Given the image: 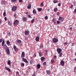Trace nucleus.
Wrapping results in <instances>:
<instances>
[{
	"label": "nucleus",
	"mask_w": 76,
	"mask_h": 76,
	"mask_svg": "<svg viewBox=\"0 0 76 76\" xmlns=\"http://www.w3.org/2000/svg\"><path fill=\"white\" fill-rule=\"evenodd\" d=\"M45 57H42L41 58V60L42 61H44V60H45Z\"/></svg>",
	"instance_id": "nucleus-20"
},
{
	"label": "nucleus",
	"mask_w": 76,
	"mask_h": 76,
	"mask_svg": "<svg viewBox=\"0 0 76 76\" xmlns=\"http://www.w3.org/2000/svg\"><path fill=\"white\" fill-rule=\"evenodd\" d=\"M43 65H44V66H46L47 65V63H46L45 62L43 63Z\"/></svg>",
	"instance_id": "nucleus-30"
},
{
	"label": "nucleus",
	"mask_w": 76,
	"mask_h": 76,
	"mask_svg": "<svg viewBox=\"0 0 76 76\" xmlns=\"http://www.w3.org/2000/svg\"><path fill=\"white\" fill-rule=\"evenodd\" d=\"M58 41V39L56 38H53L52 40V42L53 43H56Z\"/></svg>",
	"instance_id": "nucleus-1"
},
{
	"label": "nucleus",
	"mask_w": 76,
	"mask_h": 76,
	"mask_svg": "<svg viewBox=\"0 0 76 76\" xmlns=\"http://www.w3.org/2000/svg\"><path fill=\"white\" fill-rule=\"evenodd\" d=\"M64 45H67L68 44V43L67 42H64Z\"/></svg>",
	"instance_id": "nucleus-37"
},
{
	"label": "nucleus",
	"mask_w": 76,
	"mask_h": 76,
	"mask_svg": "<svg viewBox=\"0 0 76 76\" xmlns=\"http://www.w3.org/2000/svg\"><path fill=\"white\" fill-rule=\"evenodd\" d=\"M37 10L38 11V12H41L42 10V8H38L37 9Z\"/></svg>",
	"instance_id": "nucleus-26"
},
{
	"label": "nucleus",
	"mask_w": 76,
	"mask_h": 76,
	"mask_svg": "<svg viewBox=\"0 0 76 76\" xmlns=\"http://www.w3.org/2000/svg\"><path fill=\"white\" fill-rule=\"evenodd\" d=\"M45 53H47L48 52V50H45Z\"/></svg>",
	"instance_id": "nucleus-48"
},
{
	"label": "nucleus",
	"mask_w": 76,
	"mask_h": 76,
	"mask_svg": "<svg viewBox=\"0 0 76 76\" xmlns=\"http://www.w3.org/2000/svg\"><path fill=\"white\" fill-rule=\"evenodd\" d=\"M34 19H32V20L31 21V23H34Z\"/></svg>",
	"instance_id": "nucleus-34"
},
{
	"label": "nucleus",
	"mask_w": 76,
	"mask_h": 76,
	"mask_svg": "<svg viewBox=\"0 0 76 76\" xmlns=\"http://www.w3.org/2000/svg\"><path fill=\"white\" fill-rule=\"evenodd\" d=\"M3 16H6V12H4Z\"/></svg>",
	"instance_id": "nucleus-39"
},
{
	"label": "nucleus",
	"mask_w": 76,
	"mask_h": 76,
	"mask_svg": "<svg viewBox=\"0 0 76 76\" xmlns=\"http://www.w3.org/2000/svg\"><path fill=\"white\" fill-rule=\"evenodd\" d=\"M74 13H76V9L74 10Z\"/></svg>",
	"instance_id": "nucleus-55"
},
{
	"label": "nucleus",
	"mask_w": 76,
	"mask_h": 76,
	"mask_svg": "<svg viewBox=\"0 0 76 76\" xmlns=\"http://www.w3.org/2000/svg\"><path fill=\"white\" fill-rule=\"evenodd\" d=\"M58 54H59V57H61L62 54H63V53H58Z\"/></svg>",
	"instance_id": "nucleus-27"
},
{
	"label": "nucleus",
	"mask_w": 76,
	"mask_h": 76,
	"mask_svg": "<svg viewBox=\"0 0 76 76\" xmlns=\"http://www.w3.org/2000/svg\"><path fill=\"white\" fill-rule=\"evenodd\" d=\"M5 68L8 71V72H10V71H11V70H10V68H9V67H7L6 66L5 67Z\"/></svg>",
	"instance_id": "nucleus-14"
},
{
	"label": "nucleus",
	"mask_w": 76,
	"mask_h": 76,
	"mask_svg": "<svg viewBox=\"0 0 76 76\" xmlns=\"http://www.w3.org/2000/svg\"><path fill=\"white\" fill-rule=\"evenodd\" d=\"M49 10H50V8H48V11L49 12Z\"/></svg>",
	"instance_id": "nucleus-63"
},
{
	"label": "nucleus",
	"mask_w": 76,
	"mask_h": 76,
	"mask_svg": "<svg viewBox=\"0 0 76 76\" xmlns=\"http://www.w3.org/2000/svg\"><path fill=\"white\" fill-rule=\"evenodd\" d=\"M27 39H28V38H27V37H26V38H25V41L27 40Z\"/></svg>",
	"instance_id": "nucleus-57"
},
{
	"label": "nucleus",
	"mask_w": 76,
	"mask_h": 76,
	"mask_svg": "<svg viewBox=\"0 0 76 76\" xmlns=\"http://www.w3.org/2000/svg\"><path fill=\"white\" fill-rule=\"evenodd\" d=\"M60 64L61 66H63L64 65V61H61L60 62Z\"/></svg>",
	"instance_id": "nucleus-7"
},
{
	"label": "nucleus",
	"mask_w": 76,
	"mask_h": 76,
	"mask_svg": "<svg viewBox=\"0 0 76 76\" xmlns=\"http://www.w3.org/2000/svg\"><path fill=\"white\" fill-rule=\"evenodd\" d=\"M16 10H17V7L16 6L13 7L12 8V10L13 12H15Z\"/></svg>",
	"instance_id": "nucleus-2"
},
{
	"label": "nucleus",
	"mask_w": 76,
	"mask_h": 76,
	"mask_svg": "<svg viewBox=\"0 0 76 76\" xmlns=\"http://www.w3.org/2000/svg\"><path fill=\"white\" fill-rule=\"evenodd\" d=\"M22 59L24 62H25V63H28V61H27V60H26V59L24 58H22Z\"/></svg>",
	"instance_id": "nucleus-8"
},
{
	"label": "nucleus",
	"mask_w": 76,
	"mask_h": 76,
	"mask_svg": "<svg viewBox=\"0 0 76 76\" xmlns=\"http://www.w3.org/2000/svg\"><path fill=\"white\" fill-rule=\"evenodd\" d=\"M7 47V45H4V48H6Z\"/></svg>",
	"instance_id": "nucleus-33"
},
{
	"label": "nucleus",
	"mask_w": 76,
	"mask_h": 76,
	"mask_svg": "<svg viewBox=\"0 0 76 76\" xmlns=\"http://www.w3.org/2000/svg\"><path fill=\"white\" fill-rule=\"evenodd\" d=\"M4 19H5V21H6L7 20V18H6V17H5L4 18Z\"/></svg>",
	"instance_id": "nucleus-53"
},
{
	"label": "nucleus",
	"mask_w": 76,
	"mask_h": 76,
	"mask_svg": "<svg viewBox=\"0 0 76 76\" xmlns=\"http://www.w3.org/2000/svg\"><path fill=\"white\" fill-rule=\"evenodd\" d=\"M22 19L23 20V21H24V22H26V20H27V18L24 17H22Z\"/></svg>",
	"instance_id": "nucleus-12"
},
{
	"label": "nucleus",
	"mask_w": 76,
	"mask_h": 76,
	"mask_svg": "<svg viewBox=\"0 0 76 76\" xmlns=\"http://www.w3.org/2000/svg\"><path fill=\"white\" fill-rule=\"evenodd\" d=\"M19 2L21 3V2H22V0H19Z\"/></svg>",
	"instance_id": "nucleus-52"
},
{
	"label": "nucleus",
	"mask_w": 76,
	"mask_h": 76,
	"mask_svg": "<svg viewBox=\"0 0 76 76\" xmlns=\"http://www.w3.org/2000/svg\"><path fill=\"white\" fill-rule=\"evenodd\" d=\"M7 64L8 65H10V64H11V62L9 60L7 62Z\"/></svg>",
	"instance_id": "nucleus-25"
},
{
	"label": "nucleus",
	"mask_w": 76,
	"mask_h": 76,
	"mask_svg": "<svg viewBox=\"0 0 76 76\" xmlns=\"http://www.w3.org/2000/svg\"><path fill=\"white\" fill-rule=\"evenodd\" d=\"M27 8L28 9H30L31 8V4H28V5L27 7Z\"/></svg>",
	"instance_id": "nucleus-13"
},
{
	"label": "nucleus",
	"mask_w": 76,
	"mask_h": 76,
	"mask_svg": "<svg viewBox=\"0 0 76 76\" xmlns=\"http://www.w3.org/2000/svg\"><path fill=\"white\" fill-rule=\"evenodd\" d=\"M28 17L29 18H32V17H31V16L29 15H28Z\"/></svg>",
	"instance_id": "nucleus-43"
},
{
	"label": "nucleus",
	"mask_w": 76,
	"mask_h": 76,
	"mask_svg": "<svg viewBox=\"0 0 76 76\" xmlns=\"http://www.w3.org/2000/svg\"><path fill=\"white\" fill-rule=\"evenodd\" d=\"M2 39H0V42H2Z\"/></svg>",
	"instance_id": "nucleus-59"
},
{
	"label": "nucleus",
	"mask_w": 76,
	"mask_h": 76,
	"mask_svg": "<svg viewBox=\"0 0 76 76\" xmlns=\"http://www.w3.org/2000/svg\"><path fill=\"white\" fill-rule=\"evenodd\" d=\"M58 10V9H57V8H55L54 9V12H57Z\"/></svg>",
	"instance_id": "nucleus-21"
},
{
	"label": "nucleus",
	"mask_w": 76,
	"mask_h": 76,
	"mask_svg": "<svg viewBox=\"0 0 76 76\" xmlns=\"http://www.w3.org/2000/svg\"><path fill=\"white\" fill-rule=\"evenodd\" d=\"M30 64H31L32 63H33V60H31L30 61Z\"/></svg>",
	"instance_id": "nucleus-31"
},
{
	"label": "nucleus",
	"mask_w": 76,
	"mask_h": 76,
	"mask_svg": "<svg viewBox=\"0 0 76 76\" xmlns=\"http://www.w3.org/2000/svg\"><path fill=\"white\" fill-rule=\"evenodd\" d=\"M7 45H8V46H10V42L9 41V40H7Z\"/></svg>",
	"instance_id": "nucleus-15"
},
{
	"label": "nucleus",
	"mask_w": 76,
	"mask_h": 76,
	"mask_svg": "<svg viewBox=\"0 0 76 76\" xmlns=\"http://www.w3.org/2000/svg\"><path fill=\"white\" fill-rule=\"evenodd\" d=\"M53 23H54V24H55V23H56V21H53Z\"/></svg>",
	"instance_id": "nucleus-61"
},
{
	"label": "nucleus",
	"mask_w": 76,
	"mask_h": 76,
	"mask_svg": "<svg viewBox=\"0 0 76 76\" xmlns=\"http://www.w3.org/2000/svg\"><path fill=\"white\" fill-rule=\"evenodd\" d=\"M21 65H22V66H24L25 64H24V63H22L21 64Z\"/></svg>",
	"instance_id": "nucleus-47"
},
{
	"label": "nucleus",
	"mask_w": 76,
	"mask_h": 76,
	"mask_svg": "<svg viewBox=\"0 0 76 76\" xmlns=\"http://www.w3.org/2000/svg\"><path fill=\"white\" fill-rule=\"evenodd\" d=\"M4 40H3L2 43V46L3 47L4 45Z\"/></svg>",
	"instance_id": "nucleus-29"
},
{
	"label": "nucleus",
	"mask_w": 76,
	"mask_h": 76,
	"mask_svg": "<svg viewBox=\"0 0 76 76\" xmlns=\"http://www.w3.org/2000/svg\"><path fill=\"white\" fill-rule=\"evenodd\" d=\"M33 14H35V13H36V10H33Z\"/></svg>",
	"instance_id": "nucleus-28"
},
{
	"label": "nucleus",
	"mask_w": 76,
	"mask_h": 76,
	"mask_svg": "<svg viewBox=\"0 0 76 76\" xmlns=\"http://www.w3.org/2000/svg\"><path fill=\"white\" fill-rule=\"evenodd\" d=\"M74 70H76V67H75L74 68Z\"/></svg>",
	"instance_id": "nucleus-64"
},
{
	"label": "nucleus",
	"mask_w": 76,
	"mask_h": 76,
	"mask_svg": "<svg viewBox=\"0 0 76 76\" xmlns=\"http://www.w3.org/2000/svg\"><path fill=\"white\" fill-rule=\"evenodd\" d=\"M18 24H19V21L17 20H15L14 23V25H17Z\"/></svg>",
	"instance_id": "nucleus-3"
},
{
	"label": "nucleus",
	"mask_w": 76,
	"mask_h": 76,
	"mask_svg": "<svg viewBox=\"0 0 76 76\" xmlns=\"http://www.w3.org/2000/svg\"><path fill=\"white\" fill-rule=\"evenodd\" d=\"M60 21H57V23L58 24L59 23H60Z\"/></svg>",
	"instance_id": "nucleus-41"
},
{
	"label": "nucleus",
	"mask_w": 76,
	"mask_h": 76,
	"mask_svg": "<svg viewBox=\"0 0 76 76\" xmlns=\"http://www.w3.org/2000/svg\"><path fill=\"white\" fill-rule=\"evenodd\" d=\"M39 53L40 57H41V56H42V53L41 51H39Z\"/></svg>",
	"instance_id": "nucleus-22"
},
{
	"label": "nucleus",
	"mask_w": 76,
	"mask_h": 76,
	"mask_svg": "<svg viewBox=\"0 0 76 76\" xmlns=\"http://www.w3.org/2000/svg\"><path fill=\"white\" fill-rule=\"evenodd\" d=\"M57 2V1L55 0L53 1V3H56Z\"/></svg>",
	"instance_id": "nucleus-38"
},
{
	"label": "nucleus",
	"mask_w": 76,
	"mask_h": 76,
	"mask_svg": "<svg viewBox=\"0 0 76 76\" xmlns=\"http://www.w3.org/2000/svg\"><path fill=\"white\" fill-rule=\"evenodd\" d=\"M29 34V31H26L25 32V34L26 35H28Z\"/></svg>",
	"instance_id": "nucleus-9"
},
{
	"label": "nucleus",
	"mask_w": 76,
	"mask_h": 76,
	"mask_svg": "<svg viewBox=\"0 0 76 76\" xmlns=\"http://www.w3.org/2000/svg\"><path fill=\"white\" fill-rule=\"evenodd\" d=\"M17 42L19 44H20V43L22 42V41L19 39H17Z\"/></svg>",
	"instance_id": "nucleus-18"
},
{
	"label": "nucleus",
	"mask_w": 76,
	"mask_h": 76,
	"mask_svg": "<svg viewBox=\"0 0 76 76\" xmlns=\"http://www.w3.org/2000/svg\"><path fill=\"white\" fill-rule=\"evenodd\" d=\"M8 24L9 25H11V24H10V21H9L8 22Z\"/></svg>",
	"instance_id": "nucleus-42"
},
{
	"label": "nucleus",
	"mask_w": 76,
	"mask_h": 76,
	"mask_svg": "<svg viewBox=\"0 0 76 76\" xmlns=\"http://www.w3.org/2000/svg\"><path fill=\"white\" fill-rule=\"evenodd\" d=\"M55 20L54 19H53V22H55Z\"/></svg>",
	"instance_id": "nucleus-62"
},
{
	"label": "nucleus",
	"mask_w": 76,
	"mask_h": 76,
	"mask_svg": "<svg viewBox=\"0 0 76 76\" xmlns=\"http://www.w3.org/2000/svg\"><path fill=\"white\" fill-rule=\"evenodd\" d=\"M1 4H3V5H4V4H5V2H4L3 1H1Z\"/></svg>",
	"instance_id": "nucleus-19"
},
{
	"label": "nucleus",
	"mask_w": 76,
	"mask_h": 76,
	"mask_svg": "<svg viewBox=\"0 0 76 76\" xmlns=\"http://www.w3.org/2000/svg\"><path fill=\"white\" fill-rule=\"evenodd\" d=\"M32 76H35V73H34L33 74H32Z\"/></svg>",
	"instance_id": "nucleus-51"
},
{
	"label": "nucleus",
	"mask_w": 76,
	"mask_h": 76,
	"mask_svg": "<svg viewBox=\"0 0 76 76\" xmlns=\"http://www.w3.org/2000/svg\"><path fill=\"white\" fill-rule=\"evenodd\" d=\"M6 52L8 54H10V50L9 48H6Z\"/></svg>",
	"instance_id": "nucleus-5"
},
{
	"label": "nucleus",
	"mask_w": 76,
	"mask_h": 76,
	"mask_svg": "<svg viewBox=\"0 0 76 76\" xmlns=\"http://www.w3.org/2000/svg\"><path fill=\"white\" fill-rule=\"evenodd\" d=\"M14 16L15 18H16V14H15V13L14 14Z\"/></svg>",
	"instance_id": "nucleus-49"
},
{
	"label": "nucleus",
	"mask_w": 76,
	"mask_h": 76,
	"mask_svg": "<svg viewBox=\"0 0 76 76\" xmlns=\"http://www.w3.org/2000/svg\"><path fill=\"white\" fill-rule=\"evenodd\" d=\"M8 36H10V35H11V34H10V32L8 33L7 34Z\"/></svg>",
	"instance_id": "nucleus-40"
},
{
	"label": "nucleus",
	"mask_w": 76,
	"mask_h": 76,
	"mask_svg": "<svg viewBox=\"0 0 76 76\" xmlns=\"http://www.w3.org/2000/svg\"><path fill=\"white\" fill-rule=\"evenodd\" d=\"M43 48V46L42 45H40V48Z\"/></svg>",
	"instance_id": "nucleus-44"
},
{
	"label": "nucleus",
	"mask_w": 76,
	"mask_h": 76,
	"mask_svg": "<svg viewBox=\"0 0 76 76\" xmlns=\"http://www.w3.org/2000/svg\"><path fill=\"white\" fill-rule=\"evenodd\" d=\"M73 5L74 6H75V5H76V4H75V3H73Z\"/></svg>",
	"instance_id": "nucleus-60"
},
{
	"label": "nucleus",
	"mask_w": 76,
	"mask_h": 76,
	"mask_svg": "<svg viewBox=\"0 0 76 76\" xmlns=\"http://www.w3.org/2000/svg\"><path fill=\"white\" fill-rule=\"evenodd\" d=\"M13 48L14 50H15V51H18V48H16V46H13Z\"/></svg>",
	"instance_id": "nucleus-11"
},
{
	"label": "nucleus",
	"mask_w": 76,
	"mask_h": 76,
	"mask_svg": "<svg viewBox=\"0 0 76 76\" xmlns=\"http://www.w3.org/2000/svg\"><path fill=\"white\" fill-rule=\"evenodd\" d=\"M45 19H46V20H47L48 19V16H46L45 17Z\"/></svg>",
	"instance_id": "nucleus-35"
},
{
	"label": "nucleus",
	"mask_w": 76,
	"mask_h": 76,
	"mask_svg": "<svg viewBox=\"0 0 76 76\" xmlns=\"http://www.w3.org/2000/svg\"><path fill=\"white\" fill-rule=\"evenodd\" d=\"M37 67L38 69H40V67H41V65L40 64H37Z\"/></svg>",
	"instance_id": "nucleus-23"
},
{
	"label": "nucleus",
	"mask_w": 76,
	"mask_h": 76,
	"mask_svg": "<svg viewBox=\"0 0 76 76\" xmlns=\"http://www.w3.org/2000/svg\"><path fill=\"white\" fill-rule=\"evenodd\" d=\"M16 73L17 74H18V75H19V72H18V71Z\"/></svg>",
	"instance_id": "nucleus-58"
},
{
	"label": "nucleus",
	"mask_w": 76,
	"mask_h": 76,
	"mask_svg": "<svg viewBox=\"0 0 76 76\" xmlns=\"http://www.w3.org/2000/svg\"><path fill=\"white\" fill-rule=\"evenodd\" d=\"M51 63L52 64H53V63H55V61L53 59H51Z\"/></svg>",
	"instance_id": "nucleus-24"
},
{
	"label": "nucleus",
	"mask_w": 76,
	"mask_h": 76,
	"mask_svg": "<svg viewBox=\"0 0 76 76\" xmlns=\"http://www.w3.org/2000/svg\"><path fill=\"white\" fill-rule=\"evenodd\" d=\"M73 5H72L70 7L71 9H72V8H73Z\"/></svg>",
	"instance_id": "nucleus-45"
},
{
	"label": "nucleus",
	"mask_w": 76,
	"mask_h": 76,
	"mask_svg": "<svg viewBox=\"0 0 76 76\" xmlns=\"http://www.w3.org/2000/svg\"><path fill=\"white\" fill-rule=\"evenodd\" d=\"M25 57V52H22L21 55V57L22 58H24Z\"/></svg>",
	"instance_id": "nucleus-4"
},
{
	"label": "nucleus",
	"mask_w": 76,
	"mask_h": 76,
	"mask_svg": "<svg viewBox=\"0 0 76 76\" xmlns=\"http://www.w3.org/2000/svg\"><path fill=\"white\" fill-rule=\"evenodd\" d=\"M12 2H16V0H11Z\"/></svg>",
	"instance_id": "nucleus-36"
},
{
	"label": "nucleus",
	"mask_w": 76,
	"mask_h": 76,
	"mask_svg": "<svg viewBox=\"0 0 76 76\" xmlns=\"http://www.w3.org/2000/svg\"><path fill=\"white\" fill-rule=\"evenodd\" d=\"M46 73L47 74H48V75H50V74H51V72H50V71L49 70H48L46 71Z\"/></svg>",
	"instance_id": "nucleus-16"
},
{
	"label": "nucleus",
	"mask_w": 76,
	"mask_h": 76,
	"mask_svg": "<svg viewBox=\"0 0 76 76\" xmlns=\"http://www.w3.org/2000/svg\"><path fill=\"white\" fill-rule=\"evenodd\" d=\"M57 51L58 53V54H60V53L61 52V51L62 50L60 48H58L57 49Z\"/></svg>",
	"instance_id": "nucleus-10"
},
{
	"label": "nucleus",
	"mask_w": 76,
	"mask_h": 76,
	"mask_svg": "<svg viewBox=\"0 0 76 76\" xmlns=\"http://www.w3.org/2000/svg\"><path fill=\"white\" fill-rule=\"evenodd\" d=\"M57 57V56H54V58H56V57Z\"/></svg>",
	"instance_id": "nucleus-56"
},
{
	"label": "nucleus",
	"mask_w": 76,
	"mask_h": 76,
	"mask_svg": "<svg viewBox=\"0 0 76 76\" xmlns=\"http://www.w3.org/2000/svg\"><path fill=\"white\" fill-rule=\"evenodd\" d=\"M58 20H60V22H62L63 21V20H64V19L62 18V17H60L58 19Z\"/></svg>",
	"instance_id": "nucleus-6"
},
{
	"label": "nucleus",
	"mask_w": 76,
	"mask_h": 76,
	"mask_svg": "<svg viewBox=\"0 0 76 76\" xmlns=\"http://www.w3.org/2000/svg\"><path fill=\"white\" fill-rule=\"evenodd\" d=\"M43 6H44V4L43 3V2H42L40 4V6H41V7H42Z\"/></svg>",
	"instance_id": "nucleus-32"
},
{
	"label": "nucleus",
	"mask_w": 76,
	"mask_h": 76,
	"mask_svg": "<svg viewBox=\"0 0 76 76\" xmlns=\"http://www.w3.org/2000/svg\"><path fill=\"white\" fill-rule=\"evenodd\" d=\"M58 6H61V4L59 3L58 4Z\"/></svg>",
	"instance_id": "nucleus-50"
},
{
	"label": "nucleus",
	"mask_w": 76,
	"mask_h": 76,
	"mask_svg": "<svg viewBox=\"0 0 76 76\" xmlns=\"http://www.w3.org/2000/svg\"><path fill=\"white\" fill-rule=\"evenodd\" d=\"M34 57H36V56H37L36 54L35 53V54H34Z\"/></svg>",
	"instance_id": "nucleus-46"
},
{
	"label": "nucleus",
	"mask_w": 76,
	"mask_h": 76,
	"mask_svg": "<svg viewBox=\"0 0 76 76\" xmlns=\"http://www.w3.org/2000/svg\"><path fill=\"white\" fill-rule=\"evenodd\" d=\"M60 13H59V12H57V15H59Z\"/></svg>",
	"instance_id": "nucleus-54"
},
{
	"label": "nucleus",
	"mask_w": 76,
	"mask_h": 76,
	"mask_svg": "<svg viewBox=\"0 0 76 76\" xmlns=\"http://www.w3.org/2000/svg\"><path fill=\"white\" fill-rule=\"evenodd\" d=\"M36 41H39V37H37L36 38Z\"/></svg>",
	"instance_id": "nucleus-17"
}]
</instances>
